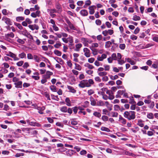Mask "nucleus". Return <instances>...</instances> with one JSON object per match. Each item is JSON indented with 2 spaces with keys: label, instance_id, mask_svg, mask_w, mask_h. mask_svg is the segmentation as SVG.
I'll return each mask as SVG.
<instances>
[{
  "label": "nucleus",
  "instance_id": "obj_25",
  "mask_svg": "<svg viewBox=\"0 0 158 158\" xmlns=\"http://www.w3.org/2000/svg\"><path fill=\"white\" fill-rule=\"evenodd\" d=\"M54 53L56 55L58 56H60L61 55V52L58 50H55L54 51Z\"/></svg>",
  "mask_w": 158,
  "mask_h": 158
},
{
  "label": "nucleus",
  "instance_id": "obj_49",
  "mask_svg": "<svg viewBox=\"0 0 158 158\" xmlns=\"http://www.w3.org/2000/svg\"><path fill=\"white\" fill-rule=\"evenodd\" d=\"M24 63L23 61H21L17 63L16 64L18 66H21L23 65Z\"/></svg>",
  "mask_w": 158,
  "mask_h": 158
},
{
  "label": "nucleus",
  "instance_id": "obj_18",
  "mask_svg": "<svg viewBox=\"0 0 158 158\" xmlns=\"http://www.w3.org/2000/svg\"><path fill=\"white\" fill-rule=\"evenodd\" d=\"M68 108L66 106H63L61 107L60 110L64 113L67 112L68 111Z\"/></svg>",
  "mask_w": 158,
  "mask_h": 158
},
{
  "label": "nucleus",
  "instance_id": "obj_26",
  "mask_svg": "<svg viewBox=\"0 0 158 158\" xmlns=\"http://www.w3.org/2000/svg\"><path fill=\"white\" fill-rule=\"evenodd\" d=\"M154 45V44L153 43H150L148 44L145 45L144 48H148Z\"/></svg>",
  "mask_w": 158,
  "mask_h": 158
},
{
  "label": "nucleus",
  "instance_id": "obj_36",
  "mask_svg": "<svg viewBox=\"0 0 158 158\" xmlns=\"http://www.w3.org/2000/svg\"><path fill=\"white\" fill-rule=\"evenodd\" d=\"M107 73L106 72H102L98 73V75L100 76H105L107 75Z\"/></svg>",
  "mask_w": 158,
  "mask_h": 158
},
{
  "label": "nucleus",
  "instance_id": "obj_4",
  "mask_svg": "<svg viewBox=\"0 0 158 158\" xmlns=\"http://www.w3.org/2000/svg\"><path fill=\"white\" fill-rule=\"evenodd\" d=\"M114 33V31L112 30L109 29L105 30L102 32V34L105 36H107L108 35H112Z\"/></svg>",
  "mask_w": 158,
  "mask_h": 158
},
{
  "label": "nucleus",
  "instance_id": "obj_20",
  "mask_svg": "<svg viewBox=\"0 0 158 158\" xmlns=\"http://www.w3.org/2000/svg\"><path fill=\"white\" fill-rule=\"evenodd\" d=\"M84 66L88 67L89 69H92L94 68V67L92 65L88 63H86L85 64Z\"/></svg>",
  "mask_w": 158,
  "mask_h": 158
},
{
  "label": "nucleus",
  "instance_id": "obj_19",
  "mask_svg": "<svg viewBox=\"0 0 158 158\" xmlns=\"http://www.w3.org/2000/svg\"><path fill=\"white\" fill-rule=\"evenodd\" d=\"M112 44V43L111 41H108L106 42L105 43V48H108L110 47L111 45Z\"/></svg>",
  "mask_w": 158,
  "mask_h": 158
},
{
  "label": "nucleus",
  "instance_id": "obj_5",
  "mask_svg": "<svg viewBox=\"0 0 158 158\" xmlns=\"http://www.w3.org/2000/svg\"><path fill=\"white\" fill-rule=\"evenodd\" d=\"M84 52H85L84 55L87 57H89L90 56V50L87 48H84L83 49Z\"/></svg>",
  "mask_w": 158,
  "mask_h": 158
},
{
  "label": "nucleus",
  "instance_id": "obj_38",
  "mask_svg": "<svg viewBox=\"0 0 158 158\" xmlns=\"http://www.w3.org/2000/svg\"><path fill=\"white\" fill-rule=\"evenodd\" d=\"M19 57L21 58H23L25 57H26V54L24 52H22L21 54H20L19 55Z\"/></svg>",
  "mask_w": 158,
  "mask_h": 158
},
{
  "label": "nucleus",
  "instance_id": "obj_58",
  "mask_svg": "<svg viewBox=\"0 0 158 158\" xmlns=\"http://www.w3.org/2000/svg\"><path fill=\"white\" fill-rule=\"evenodd\" d=\"M27 58L29 59H32L33 57L31 54L28 53L27 54Z\"/></svg>",
  "mask_w": 158,
  "mask_h": 158
},
{
  "label": "nucleus",
  "instance_id": "obj_44",
  "mask_svg": "<svg viewBox=\"0 0 158 158\" xmlns=\"http://www.w3.org/2000/svg\"><path fill=\"white\" fill-rule=\"evenodd\" d=\"M52 98V99L55 100L57 101H58L59 98H58V96H54L53 94L51 95Z\"/></svg>",
  "mask_w": 158,
  "mask_h": 158
},
{
  "label": "nucleus",
  "instance_id": "obj_21",
  "mask_svg": "<svg viewBox=\"0 0 158 158\" xmlns=\"http://www.w3.org/2000/svg\"><path fill=\"white\" fill-rule=\"evenodd\" d=\"M143 121L141 120H139L137 125L141 127H143L144 126V123H143Z\"/></svg>",
  "mask_w": 158,
  "mask_h": 158
},
{
  "label": "nucleus",
  "instance_id": "obj_41",
  "mask_svg": "<svg viewBox=\"0 0 158 158\" xmlns=\"http://www.w3.org/2000/svg\"><path fill=\"white\" fill-rule=\"evenodd\" d=\"M91 49L92 51L93 52V53L94 55H96L97 54V49L96 48H90Z\"/></svg>",
  "mask_w": 158,
  "mask_h": 158
},
{
  "label": "nucleus",
  "instance_id": "obj_17",
  "mask_svg": "<svg viewBox=\"0 0 158 158\" xmlns=\"http://www.w3.org/2000/svg\"><path fill=\"white\" fill-rule=\"evenodd\" d=\"M65 102L66 103V105L67 106H71V102L69 98H65Z\"/></svg>",
  "mask_w": 158,
  "mask_h": 158
},
{
  "label": "nucleus",
  "instance_id": "obj_34",
  "mask_svg": "<svg viewBox=\"0 0 158 158\" xmlns=\"http://www.w3.org/2000/svg\"><path fill=\"white\" fill-rule=\"evenodd\" d=\"M24 20V18L22 16L17 17L16 18L17 21L19 22L20 21H23Z\"/></svg>",
  "mask_w": 158,
  "mask_h": 158
},
{
  "label": "nucleus",
  "instance_id": "obj_8",
  "mask_svg": "<svg viewBox=\"0 0 158 158\" xmlns=\"http://www.w3.org/2000/svg\"><path fill=\"white\" fill-rule=\"evenodd\" d=\"M74 152H75V151L73 150H69L65 152L66 155L69 156H71L73 154Z\"/></svg>",
  "mask_w": 158,
  "mask_h": 158
},
{
  "label": "nucleus",
  "instance_id": "obj_42",
  "mask_svg": "<svg viewBox=\"0 0 158 158\" xmlns=\"http://www.w3.org/2000/svg\"><path fill=\"white\" fill-rule=\"evenodd\" d=\"M102 119L103 121H106L108 120V118L106 115H103L102 117Z\"/></svg>",
  "mask_w": 158,
  "mask_h": 158
},
{
  "label": "nucleus",
  "instance_id": "obj_12",
  "mask_svg": "<svg viewBox=\"0 0 158 158\" xmlns=\"http://www.w3.org/2000/svg\"><path fill=\"white\" fill-rule=\"evenodd\" d=\"M119 121L123 125L126 123V120L122 117L121 115H119Z\"/></svg>",
  "mask_w": 158,
  "mask_h": 158
},
{
  "label": "nucleus",
  "instance_id": "obj_63",
  "mask_svg": "<svg viewBox=\"0 0 158 158\" xmlns=\"http://www.w3.org/2000/svg\"><path fill=\"white\" fill-rule=\"evenodd\" d=\"M81 40L82 41L83 43H88L89 42L87 39L84 38H82L81 39Z\"/></svg>",
  "mask_w": 158,
  "mask_h": 158
},
{
  "label": "nucleus",
  "instance_id": "obj_50",
  "mask_svg": "<svg viewBox=\"0 0 158 158\" xmlns=\"http://www.w3.org/2000/svg\"><path fill=\"white\" fill-rule=\"evenodd\" d=\"M130 38L133 40H137V37L134 35H131Z\"/></svg>",
  "mask_w": 158,
  "mask_h": 158
},
{
  "label": "nucleus",
  "instance_id": "obj_53",
  "mask_svg": "<svg viewBox=\"0 0 158 158\" xmlns=\"http://www.w3.org/2000/svg\"><path fill=\"white\" fill-rule=\"evenodd\" d=\"M125 91L126 90L125 89L123 90H119L118 91L117 93H118V94H119V95H122L124 94Z\"/></svg>",
  "mask_w": 158,
  "mask_h": 158
},
{
  "label": "nucleus",
  "instance_id": "obj_15",
  "mask_svg": "<svg viewBox=\"0 0 158 158\" xmlns=\"http://www.w3.org/2000/svg\"><path fill=\"white\" fill-rule=\"evenodd\" d=\"M67 88L69 90L70 92L72 93H75L76 92V90L72 86H68Z\"/></svg>",
  "mask_w": 158,
  "mask_h": 158
},
{
  "label": "nucleus",
  "instance_id": "obj_24",
  "mask_svg": "<svg viewBox=\"0 0 158 158\" xmlns=\"http://www.w3.org/2000/svg\"><path fill=\"white\" fill-rule=\"evenodd\" d=\"M140 17L136 15H135L133 16L132 19L135 21L139 20L140 19Z\"/></svg>",
  "mask_w": 158,
  "mask_h": 158
},
{
  "label": "nucleus",
  "instance_id": "obj_37",
  "mask_svg": "<svg viewBox=\"0 0 158 158\" xmlns=\"http://www.w3.org/2000/svg\"><path fill=\"white\" fill-rule=\"evenodd\" d=\"M50 89L53 92H56V88L55 86L54 85H51L50 87Z\"/></svg>",
  "mask_w": 158,
  "mask_h": 158
},
{
  "label": "nucleus",
  "instance_id": "obj_33",
  "mask_svg": "<svg viewBox=\"0 0 158 158\" xmlns=\"http://www.w3.org/2000/svg\"><path fill=\"white\" fill-rule=\"evenodd\" d=\"M126 23L128 24L131 23L133 24L135 26H137L138 24V23H137L134 22L132 21L127 20L126 21Z\"/></svg>",
  "mask_w": 158,
  "mask_h": 158
},
{
  "label": "nucleus",
  "instance_id": "obj_28",
  "mask_svg": "<svg viewBox=\"0 0 158 158\" xmlns=\"http://www.w3.org/2000/svg\"><path fill=\"white\" fill-rule=\"evenodd\" d=\"M93 115L95 117L98 118H99L101 116V114L97 111H95L93 113Z\"/></svg>",
  "mask_w": 158,
  "mask_h": 158
},
{
  "label": "nucleus",
  "instance_id": "obj_47",
  "mask_svg": "<svg viewBox=\"0 0 158 158\" xmlns=\"http://www.w3.org/2000/svg\"><path fill=\"white\" fill-rule=\"evenodd\" d=\"M48 10H50V13H59L58 11L55 9H48Z\"/></svg>",
  "mask_w": 158,
  "mask_h": 158
},
{
  "label": "nucleus",
  "instance_id": "obj_35",
  "mask_svg": "<svg viewBox=\"0 0 158 158\" xmlns=\"http://www.w3.org/2000/svg\"><path fill=\"white\" fill-rule=\"evenodd\" d=\"M6 55L8 56H10V57L13 58L15 56V55L10 52H8V53L7 54H6Z\"/></svg>",
  "mask_w": 158,
  "mask_h": 158
},
{
  "label": "nucleus",
  "instance_id": "obj_11",
  "mask_svg": "<svg viewBox=\"0 0 158 158\" xmlns=\"http://www.w3.org/2000/svg\"><path fill=\"white\" fill-rule=\"evenodd\" d=\"M27 123L29 124L30 125L34 126H38L39 125V123L34 122H30L29 120H27Z\"/></svg>",
  "mask_w": 158,
  "mask_h": 158
},
{
  "label": "nucleus",
  "instance_id": "obj_1",
  "mask_svg": "<svg viewBox=\"0 0 158 158\" xmlns=\"http://www.w3.org/2000/svg\"><path fill=\"white\" fill-rule=\"evenodd\" d=\"M135 112L134 111H125L123 114L124 117L127 118L129 120L134 119L135 117Z\"/></svg>",
  "mask_w": 158,
  "mask_h": 158
},
{
  "label": "nucleus",
  "instance_id": "obj_3",
  "mask_svg": "<svg viewBox=\"0 0 158 158\" xmlns=\"http://www.w3.org/2000/svg\"><path fill=\"white\" fill-rule=\"evenodd\" d=\"M2 20L4 21L5 23L8 25H11L12 23L10 19L7 18L6 16H3L2 18Z\"/></svg>",
  "mask_w": 158,
  "mask_h": 158
},
{
  "label": "nucleus",
  "instance_id": "obj_40",
  "mask_svg": "<svg viewBox=\"0 0 158 158\" xmlns=\"http://www.w3.org/2000/svg\"><path fill=\"white\" fill-rule=\"evenodd\" d=\"M44 95L45 96V97H46V98H47V99L48 100H51V99L50 98V95L47 92H45L44 94Z\"/></svg>",
  "mask_w": 158,
  "mask_h": 158
},
{
  "label": "nucleus",
  "instance_id": "obj_46",
  "mask_svg": "<svg viewBox=\"0 0 158 158\" xmlns=\"http://www.w3.org/2000/svg\"><path fill=\"white\" fill-rule=\"evenodd\" d=\"M88 81V84L89 85L90 87L91 86V85H93L94 83L93 80L92 79H89Z\"/></svg>",
  "mask_w": 158,
  "mask_h": 158
},
{
  "label": "nucleus",
  "instance_id": "obj_48",
  "mask_svg": "<svg viewBox=\"0 0 158 158\" xmlns=\"http://www.w3.org/2000/svg\"><path fill=\"white\" fill-rule=\"evenodd\" d=\"M119 48L122 50L124 49L125 48V45L124 44H120L119 45Z\"/></svg>",
  "mask_w": 158,
  "mask_h": 158
},
{
  "label": "nucleus",
  "instance_id": "obj_16",
  "mask_svg": "<svg viewBox=\"0 0 158 158\" xmlns=\"http://www.w3.org/2000/svg\"><path fill=\"white\" fill-rule=\"evenodd\" d=\"M90 99L91 102V104L92 106L96 105V102L92 96H91L90 97Z\"/></svg>",
  "mask_w": 158,
  "mask_h": 158
},
{
  "label": "nucleus",
  "instance_id": "obj_45",
  "mask_svg": "<svg viewBox=\"0 0 158 158\" xmlns=\"http://www.w3.org/2000/svg\"><path fill=\"white\" fill-rule=\"evenodd\" d=\"M88 94L89 95H90L94 93V92L93 89H90L88 90Z\"/></svg>",
  "mask_w": 158,
  "mask_h": 158
},
{
  "label": "nucleus",
  "instance_id": "obj_64",
  "mask_svg": "<svg viewBox=\"0 0 158 158\" xmlns=\"http://www.w3.org/2000/svg\"><path fill=\"white\" fill-rule=\"evenodd\" d=\"M95 60V59L94 58H91L88 59V61L90 63H93Z\"/></svg>",
  "mask_w": 158,
  "mask_h": 158
},
{
  "label": "nucleus",
  "instance_id": "obj_14",
  "mask_svg": "<svg viewBox=\"0 0 158 158\" xmlns=\"http://www.w3.org/2000/svg\"><path fill=\"white\" fill-rule=\"evenodd\" d=\"M5 36L6 38H8L9 37L13 38L14 37V34L13 32H10L7 34H5Z\"/></svg>",
  "mask_w": 158,
  "mask_h": 158
},
{
  "label": "nucleus",
  "instance_id": "obj_62",
  "mask_svg": "<svg viewBox=\"0 0 158 158\" xmlns=\"http://www.w3.org/2000/svg\"><path fill=\"white\" fill-rule=\"evenodd\" d=\"M17 42L22 44H23L25 43L24 41L23 40L20 39H18L17 40Z\"/></svg>",
  "mask_w": 158,
  "mask_h": 158
},
{
  "label": "nucleus",
  "instance_id": "obj_55",
  "mask_svg": "<svg viewBox=\"0 0 158 158\" xmlns=\"http://www.w3.org/2000/svg\"><path fill=\"white\" fill-rule=\"evenodd\" d=\"M95 23L97 25L100 26L101 25L102 22L99 19H97L95 21Z\"/></svg>",
  "mask_w": 158,
  "mask_h": 158
},
{
  "label": "nucleus",
  "instance_id": "obj_23",
  "mask_svg": "<svg viewBox=\"0 0 158 158\" xmlns=\"http://www.w3.org/2000/svg\"><path fill=\"white\" fill-rule=\"evenodd\" d=\"M101 130L102 131H106L107 132H110V130L108 128L104 127H102Z\"/></svg>",
  "mask_w": 158,
  "mask_h": 158
},
{
  "label": "nucleus",
  "instance_id": "obj_6",
  "mask_svg": "<svg viewBox=\"0 0 158 158\" xmlns=\"http://www.w3.org/2000/svg\"><path fill=\"white\" fill-rule=\"evenodd\" d=\"M28 27L32 31H33L35 29L38 30L39 29V26L35 24L34 25H28Z\"/></svg>",
  "mask_w": 158,
  "mask_h": 158
},
{
  "label": "nucleus",
  "instance_id": "obj_54",
  "mask_svg": "<svg viewBox=\"0 0 158 158\" xmlns=\"http://www.w3.org/2000/svg\"><path fill=\"white\" fill-rule=\"evenodd\" d=\"M125 154L126 155L131 156H134L135 155L132 152H125Z\"/></svg>",
  "mask_w": 158,
  "mask_h": 158
},
{
  "label": "nucleus",
  "instance_id": "obj_13",
  "mask_svg": "<svg viewBox=\"0 0 158 158\" xmlns=\"http://www.w3.org/2000/svg\"><path fill=\"white\" fill-rule=\"evenodd\" d=\"M80 13L83 16H86L87 15L88 13L86 10H83L81 11Z\"/></svg>",
  "mask_w": 158,
  "mask_h": 158
},
{
  "label": "nucleus",
  "instance_id": "obj_30",
  "mask_svg": "<svg viewBox=\"0 0 158 158\" xmlns=\"http://www.w3.org/2000/svg\"><path fill=\"white\" fill-rule=\"evenodd\" d=\"M109 76L112 80H114L118 79V77L117 75H115L114 76L112 75H110Z\"/></svg>",
  "mask_w": 158,
  "mask_h": 158
},
{
  "label": "nucleus",
  "instance_id": "obj_59",
  "mask_svg": "<svg viewBox=\"0 0 158 158\" xmlns=\"http://www.w3.org/2000/svg\"><path fill=\"white\" fill-rule=\"evenodd\" d=\"M111 57H112V59L113 60H116L117 57L116 54L115 53H113Z\"/></svg>",
  "mask_w": 158,
  "mask_h": 158
},
{
  "label": "nucleus",
  "instance_id": "obj_57",
  "mask_svg": "<svg viewBox=\"0 0 158 158\" xmlns=\"http://www.w3.org/2000/svg\"><path fill=\"white\" fill-rule=\"evenodd\" d=\"M114 109L115 110L118 111L120 109V107L118 105H115L114 106Z\"/></svg>",
  "mask_w": 158,
  "mask_h": 158
},
{
  "label": "nucleus",
  "instance_id": "obj_27",
  "mask_svg": "<svg viewBox=\"0 0 158 158\" xmlns=\"http://www.w3.org/2000/svg\"><path fill=\"white\" fill-rule=\"evenodd\" d=\"M15 25L20 30H22L23 29V27L21 25L20 23H15Z\"/></svg>",
  "mask_w": 158,
  "mask_h": 158
},
{
  "label": "nucleus",
  "instance_id": "obj_29",
  "mask_svg": "<svg viewBox=\"0 0 158 158\" xmlns=\"http://www.w3.org/2000/svg\"><path fill=\"white\" fill-rule=\"evenodd\" d=\"M75 69L78 70H81V66L78 64L75 63Z\"/></svg>",
  "mask_w": 158,
  "mask_h": 158
},
{
  "label": "nucleus",
  "instance_id": "obj_32",
  "mask_svg": "<svg viewBox=\"0 0 158 158\" xmlns=\"http://www.w3.org/2000/svg\"><path fill=\"white\" fill-rule=\"evenodd\" d=\"M110 114H111V116L112 117H117L118 115V113L116 112H111Z\"/></svg>",
  "mask_w": 158,
  "mask_h": 158
},
{
  "label": "nucleus",
  "instance_id": "obj_60",
  "mask_svg": "<svg viewBox=\"0 0 158 158\" xmlns=\"http://www.w3.org/2000/svg\"><path fill=\"white\" fill-rule=\"evenodd\" d=\"M24 13L25 14L27 15H29L30 13V10L28 9H26Z\"/></svg>",
  "mask_w": 158,
  "mask_h": 158
},
{
  "label": "nucleus",
  "instance_id": "obj_22",
  "mask_svg": "<svg viewBox=\"0 0 158 158\" xmlns=\"http://www.w3.org/2000/svg\"><path fill=\"white\" fill-rule=\"evenodd\" d=\"M127 62L129 63L131 65H134L135 64V62L133 60H131L129 58L127 59Z\"/></svg>",
  "mask_w": 158,
  "mask_h": 158
},
{
  "label": "nucleus",
  "instance_id": "obj_7",
  "mask_svg": "<svg viewBox=\"0 0 158 158\" xmlns=\"http://www.w3.org/2000/svg\"><path fill=\"white\" fill-rule=\"evenodd\" d=\"M55 7L57 10L58 12H61L62 11V8L60 4L58 2H57L56 3Z\"/></svg>",
  "mask_w": 158,
  "mask_h": 158
},
{
  "label": "nucleus",
  "instance_id": "obj_2",
  "mask_svg": "<svg viewBox=\"0 0 158 158\" xmlns=\"http://www.w3.org/2000/svg\"><path fill=\"white\" fill-rule=\"evenodd\" d=\"M79 87L82 88L86 87H90V85L88 84L87 80H83L81 81L78 85Z\"/></svg>",
  "mask_w": 158,
  "mask_h": 158
},
{
  "label": "nucleus",
  "instance_id": "obj_61",
  "mask_svg": "<svg viewBox=\"0 0 158 158\" xmlns=\"http://www.w3.org/2000/svg\"><path fill=\"white\" fill-rule=\"evenodd\" d=\"M25 21L27 23L29 24H31L32 23V21L28 18H26Z\"/></svg>",
  "mask_w": 158,
  "mask_h": 158
},
{
  "label": "nucleus",
  "instance_id": "obj_39",
  "mask_svg": "<svg viewBox=\"0 0 158 158\" xmlns=\"http://www.w3.org/2000/svg\"><path fill=\"white\" fill-rule=\"evenodd\" d=\"M75 114H76L77 112L78 108L77 106H75L72 108Z\"/></svg>",
  "mask_w": 158,
  "mask_h": 158
},
{
  "label": "nucleus",
  "instance_id": "obj_51",
  "mask_svg": "<svg viewBox=\"0 0 158 158\" xmlns=\"http://www.w3.org/2000/svg\"><path fill=\"white\" fill-rule=\"evenodd\" d=\"M69 26L71 29L75 30H76V28L74 27L72 23L69 25Z\"/></svg>",
  "mask_w": 158,
  "mask_h": 158
},
{
  "label": "nucleus",
  "instance_id": "obj_56",
  "mask_svg": "<svg viewBox=\"0 0 158 158\" xmlns=\"http://www.w3.org/2000/svg\"><path fill=\"white\" fill-rule=\"evenodd\" d=\"M140 31V29L138 27H137L135 30L134 32V33L135 34H138Z\"/></svg>",
  "mask_w": 158,
  "mask_h": 158
},
{
  "label": "nucleus",
  "instance_id": "obj_31",
  "mask_svg": "<svg viewBox=\"0 0 158 158\" xmlns=\"http://www.w3.org/2000/svg\"><path fill=\"white\" fill-rule=\"evenodd\" d=\"M147 117L149 119H153L154 118L153 114L152 113H149L148 114Z\"/></svg>",
  "mask_w": 158,
  "mask_h": 158
},
{
  "label": "nucleus",
  "instance_id": "obj_52",
  "mask_svg": "<svg viewBox=\"0 0 158 158\" xmlns=\"http://www.w3.org/2000/svg\"><path fill=\"white\" fill-rule=\"evenodd\" d=\"M22 34L26 36L28 34L27 33H29V32L27 31V30H25V31H22Z\"/></svg>",
  "mask_w": 158,
  "mask_h": 158
},
{
  "label": "nucleus",
  "instance_id": "obj_9",
  "mask_svg": "<svg viewBox=\"0 0 158 158\" xmlns=\"http://www.w3.org/2000/svg\"><path fill=\"white\" fill-rule=\"evenodd\" d=\"M14 85L15 87L16 88H22V81H18L17 82H15Z\"/></svg>",
  "mask_w": 158,
  "mask_h": 158
},
{
  "label": "nucleus",
  "instance_id": "obj_10",
  "mask_svg": "<svg viewBox=\"0 0 158 158\" xmlns=\"http://www.w3.org/2000/svg\"><path fill=\"white\" fill-rule=\"evenodd\" d=\"M94 8H96V6H92L89 7V13L90 14L93 15L94 13Z\"/></svg>",
  "mask_w": 158,
  "mask_h": 158
},
{
  "label": "nucleus",
  "instance_id": "obj_43",
  "mask_svg": "<svg viewBox=\"0 0 158 158\" xmlns=\"http://www.w3.org/2000/svg\"><path fill=\"white\" fill-rule=\"evenodd\" d=\"M33 58L35 61L38 62H39L40 60V58L37 56L35 55H34Z\"/></svg>",
  "mask_w": 158,
  "mask_h": 158
}]
</instances>
